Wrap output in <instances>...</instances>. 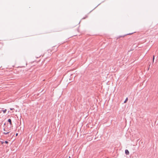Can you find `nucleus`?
Masks as SVG:
<instances>
[{
    "instance_id": "obj_1",
    "label": "nucleus",
    "mask_w": 158,
    "mask_h": 158,
    "mask_svg": "<svg viewBox=\"0 0 158 158\" xmlns=\"http://www.w3.org/2000/svg\"><path fill=\"white\" fill-rule=\"evenodd\" d=\"M125 153L126 155H128L129 154V152L127 149H126L125 150Z\"/></svg>"
},
{
    "instance_id": "obj_2",
    "label": "nucleus",
    "mask_w": 158,
    "mask_h": 158,
    "mask_svg": "<svg viewBox=\"0 0 158 158\" xmlns=\"http://www.w3.org/2000/svg\"><path fill=\"white\" fill-rule=\"evenodd\" d=\"M8 122L10 124V125H12L11 120L10 119V118L8 120Z\"/></svg>"
},
{
    "instance_id": "obj_3",
    "label": "nucleus",
    "mask_w": 158,
    "mask_h": 158,
    "mask_svg": "<svg viewBox=\"0 0 158 158\" xmlns=\"http://www.w3.org/2000/svg\"><path fill=\"white\" fill-rule=\"evenodd\" d=\"M10 132V131L9 132H3V134H4V135H7Z\"/></svg>"
},
{
    "instance_id": "obj_4",
    "label": "nucleus",
    "mask_w": 158,
    "mask_h": 158,
    "mask_svg": "<svg viewBox=\"0 0 158 158\" xmlns=\"http://www.w3.org/2000/svg\"><path fill=\"white\" fill-rule=\"evenodd\" d=\"M127 100H128V98H126V100H125V101H124V103H126V102L127 101Z\"/></svg>"
},
{
    "instance_id": "obj_5",
    "label": "nucleus",
    "mask_w": 158,
    "mask_h": 158,
    "mask_svg": "<svg viewBox=\"0 0 158 158\" xmlns=\"http://www.w3.org/2000/svg\"><path fill=\"white\" fill-rule=\"evenodd\" d=\"M154 59H155V56H153V63L154 62Z\"/></svg>"
},
{
    "instance_id": "obj_6",
    "label": "nucleus",
    "mask_w": 158,
    "mask_h": 158,
    "mask_svg": "<svg viewBox=\"0 0 158 158\" xmlns=\"http://www.w3.org/2000/svg\"><path fill=\"white\" fill-rule=\"evenodd\" d=\"M4 142V143H6V144H7V143H8V142L7 141H5Z\"/></svg>"
},
{
    "instance_id": "obj_7",
    "label": "nucleus",
    "mask_w": 158,
    "mask_h": 158,
    "mask_svg": "<svg viewBox=\"0 0 158 158\" xmlns=\"http://www.w3.org/2000/svg\"><path fill=\"white\" fill-rule=\"evenodd\" d=\"M6 109H5V110H3V113H5L6 112Z\"/></svg>"
},
{
    "instance_id": "obj_8",
    "label": "nucleus",
    "mask_w": 158,
    "mask_h": 158,
    "mask_svg": "<svg viewBox=\"0 0 158 158\" xmlns=\"http://www.w3.org/2000/svg\"><path fill=\"white\" fill-rule=\"evenodd\" d=\"M1 143L2 144H3L4 143V141H1Z\"/></svg>"
},
{
    "instance_id": "obj_9",
    "label": "nucleus",
    "mask_w": 158,
    "mask_h": 158,
    "mask_svg": "<svg viewBox=\"0 0 158 158\" xmlns=\"http://www.w3.org/2000/svg\"><path fill=\"white\" fill-rule=\"evenodd\" d=\"M3 130H4V131H6V130H5V128H4V129H3Z\"/></svg>"
},
{
    "instance_id": "obj_10",
    "label": "nucleus",
    "mask_w": 158,
    "mask_h": 158,
    "mask_svg": "<svg viewBox=\"0 0 158 158\" xmlns=\"http://www.w3.org/2000/svg\"><path fill=\"white\" fill-rule=\"evenodd\" d=\"M18 133H16V136H17L18 135Z\"/></svg>"
},
{
    "instance_id": "obj_11",
    "label": "nucleus",
    "mask_w": 158,
    "mask_h": 158,
    "mask_svg": "<svg viewBox=\"0 0 158 158\" xmlns=\"http://www.w3.org/2000/svg\"><path fill=\"white\" fill-rule=\"evenodd\" d=\"M150 64L149 65V68H148V69H149V67H150Z\"/></svg>"
},
{
    "instance_id": "obj_12",
    "label": "nucleus",
    "mask_w": 158,
    "mask_h": 158,
    "mask_svg": "<svg viewBox=\"0 0 158 158\" xmlns=\"http://www.w3.org/2000/svg\"><path fill=\"white\" fill-rule=\"evenodd\" d=\"M69 158H71L70 156H69Z\"/></svg>"
},
{
    "instance_id": "obj_13",
    "label": "nucleus",
    "mask_w": 158,
    "mask_h": 158,
    "mask_svg": "<svg viewBox=\"0 0 158 158\" xmlns=\"http://www.w3.org/2000/svg\"><path fill=\"white\" fill-rule=\"evenodd\" d=\"M132 34V33H131H131H130V34Z\"/></svg>"
},
{
    "instance_id": "obj_14",
    "label": "nucleus",
    "mask_w": 158,
    "mask_h": 158,
    "mask_svg": "<svg viewBox=\"0 0 158 158\" xmlns=\"http://www.w3.org/2000/svg\"><path fill=\"white\" fill-rule=\"evenodd\" d=\"M10 110H12V109H10Z\"/></svg>"
}]
</instances>
